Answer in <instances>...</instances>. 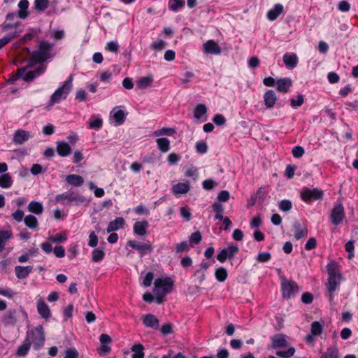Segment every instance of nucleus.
<instances>
[{
	"label": "nucleus",
	"instance_id": "nucleus-60",
	"mask_svg": "<svg viewBox=\"0 0 358 358\" xmlns=\"http://www.w3.org/2000/svg\"><path fill=\"white\" fill-rule=\"evenodd\" d=\"M305 152L304 149L299 145L295 146L292 148V153L295 158L301 157Z\"/></svg>",
	"mask_w": 358,
	"mask_h": 358
},
{
	"label": "nucleus",
	"instance_id": "nucleus-31",
	"mask_svg": "<svg viewBox=\"0 0 358 358\" xmlns=\"http://www.w3.org/2000/svg\"><path fill=\"white\" fill-rule=\"evenodd\" d=\"M20 25V23L19 22H14V23H10V22H4L1 24V29H2V31L3 32H7L8 31H11V32L9 33L8 34H12L15 31H17V32L19 33L18 36H20V34L22 32L21 30H17V29L19 28Z\"/></svg>",
	"mask_w": 358,
	"mask_h": 358
},
{
	"label": "nucleus",
	"instance_id": "nucleus-44",
	"mask_svg": "<svg viewBox=\"0 0 358 358\" xmlns=\"http://www.w3.org/2000/svg\"><path fill=\"white\" fill-rule=\"evenodd\" d=\"M1 187L4 189L9 188L13 185V179L8 173H4L0 176Z\"/></svg>",
	"mask_w": 358,
	"mask_h": 358
},
{
	"label": "nucleus",
	"instance_id": "nucleus-6",
	"mask_svg": "<svg viewBox=\"0 0 358 358\" xmlns=\"http://www.w3.org/2000/svg\"><path fill=\"white\" fill-rule=\"evenodd\" d=\"M52 44L46 41H41L39 43L38 49L34 51L31 55V62L42 63L50 57V50Z\"/></svg>",
	"mask_w": 358,
	"mask_h": 358
},
{
	"label": "nucleus",
	"instance_id": "nucleus-24",
	"mask_svg": "<svg viewBox=\"0 0 358 358\" xmlns=\"http://www.w3.org/2000/svg\"><path fill=\"white\" fill-rule=\"evenodd\" d=\"M292 80L289 78H281L277 80L276 87L279 92L286 93L292 86Z\"/></svg>",
	"mask_w": 358,
	"mask_h": 358
},
{
	"label": "nucleus",
	"instance_id": "nucleus-27",
	"mask_svg": "<svg viewBox=\"0 0 358 358\" xmlns=\"http://www.w3.org/2000/svg\"><path fill=\"white\" fill-rule=\"evenodd\" d=\"M143 324L150 328L157 329L159 327V321L157 317L151 314H148L143 316Z\"/></svg>",
	"mask_w": 358,
	"mask_h": 358
},
{
	"label": "nucleus",
	"instance_id": "nucleus-14",
	"mask_svg": "<svg viewBox=\"0 0 358 358\" xmlns=\"http://www.w3.org/2000/svg\"><path fill=\"white\" fill-rule=\"evenodd\" d=\"M36 308L38 314L42 318L47 320L50 317V309L43 298L40 296L36 297Z\"/></svg>",
	"mask_w": 358,
	"mask_h": 358
},
{
	"label": "nucleus",
	"instance_id": "nucleus-26",
	"mask_svg": "<svg viewBox=\"0 0 358 358\" xmlns=\"http://www.w3.org/2000/svg\"><path fill=\"white\" fill-rule=\"evenodd\" d=\"M298 57L296 54L285 53L283 55V62L287 67L289 69L294 68L298 64Z\"/></svg>",
	"mask_w": 358,
	"mask_h": 358
},
{
	"label": "nucleus",
	"instance_id": "nucleus-52",
	"mask_svg": "<svg viewBox=\"0 0 358 358\" xmlns=\"http://www.w3.org/2000/svg\"><path fill=\"white\" fill-rule=\"evenodd\" d=\"M48 240L52 243H63L67 240V234L63 232L54 236H50Z\"/></svg>",
	"mask_w": 358,
	"mask_h": 358
},
{
	"label": "nucleus",
	"instance_id": "nucleus-41",
	"mask_svg": "<svg viewBox=\"0 0 358 358\" xmlns=\"http://www.w3.org/2000/svg\"><path fill=\"white\" fill-rule=\"evenodd\" d=\"M31 345L30 342L25 338L24 343L18 347L16 355L19 357H24L27 355Z\"/></svg>",
	"mask_w": 358,
	"mask_h": 358
},
{
	"label": "nucleus",
	"instance_id": "nucleus-19",
	"mask_svg": "<svg viewBox=\"0 0 358 358\" xmlns=\"http://www.w3.org/2000/svg\"><path fill=\"white\" fill-rule=\"evenodd\" d=\"M124 224L125 220L123 217H116L114 220L109 222L106 231L108 233H111L120 229H122Z\"/></svg>",
	"mask_w": 358,
	"mask_h": 358
},
{
	"label": "nucleus",
	"instance_id": "nucleus-59",
	"mask_svg": "<svg viewBox=\"0 0 358 358\" xmlns=\"http://www.w3.org/2000/svg\"><path fill=\"white\" fill-rule=\"evenodd\" d=\"M292 207V204L291 201L286 199L281 201L279 205V208L280 209V210L284 212L289 211V210H291Z\"/></svg>",
	"mask_w": 358,
	"mask_h": 358
},
{
	"label": "nucleus",
	"instance_id": "nucleus-25",
	"mask_svg": "<svg viewBox=\"0 0 358 358\" xmlns=\"http://www.w3.org/2000/svg\"><path fill=\"white\" fill-rule=\"evenodd\" d=\"M293 231H294V237L297 240H299L301 238L305 237L308 235L307 228L299 222H296L294 224Z\"/></svg>",
	"mask_w": 358,
	"mask_h": 358
},
{
	"label": "nucleus",
	"instance_id": "nucleus-23",
	"mask_svg": "<svg viewBox=\"0 0 358 358\" xmlns=\"http://www.w3.org/2000/svg\"><path fill=\"white\" fill-rule=\"evenodd\" d=\"M13 314L16 315L17 318H14L13 317V314L10 313V319L12 320L13 323H16L17 320H18L19 321L25 322L26 323L29 324V320L28 315L23 308H20L14 310Z\"/></svg>",
	"mask_w": 358,
	"mask_h": 358
},
{
	"label": "nucleus",
	"instance_id": "nucleus-51",
	"mask_svg": "<svg viewBox=\"0 0 358 358\" xmlns=\"http://www.w3.org/2000/svg\"><path fill=\"white\" fill-rule=\"evenodd\" d=\"M215 278L219 282H224L227 278V271L223 268L220 267L215 271Z\"/></svg>",
	"mask_w": 358,
	"mask_h": 358
},
{
	"label": "nucleus",
	"instance_id": "nucleus-30",
	"mask_svg": "<svg viewBox=\"0 0 358 358\" xmlns=\"http://www.w3.org/2000/svg\"><path fill=\"white\" fill-rule=\"evenodd\" d=\"M70 145L64 141H59L57 143V152L61 157H67L71 152Z\"/></svg>",
	"mask_w": 358,
	"mask_h": 358
},
{
	"label": "nucleus",
	"instance_id": "nucleus-54",
	"mask_svg": "<svg viewBox=\"0 0 358 358\" xmlns=\"http://www.w3.org/2000/svg\"><path fill=\"white\" fill-rule=\"evenodd\" d=\"M322 327L319 322L315 321L311 324L310 333L315 336H319L322 333Z\"/></svg>",
	"mask_w": 358,
	"mask_h": 358
},
{
	"label": "nucleus",
	"instance_id": "nucleus-63",
	"mask_svg": "<svg viewBox=\"0 0 358 358\" xmlns=\"http://www.w3.org/2000/svg\"><path fill=\"white\" fill-rule=\"evenodd\" d=\"M196 151L199 153H206L208 150L207 144L204 142L200 141L196 143Z\"/></svg>",
	"mask_w": 358,
	"mask_h": 358
},
{
	"label": "nucleus",
	"instance_id": "nucleus-55",
	"mask_svg": "<svg viewBox=\"0 0 358 358\" xmlns=\"http://www.w3.org/2000/svg\"><path fill=\"white\" fill-rule=\"evenodd\" d=\"M119 44L117 41H109L106 45V50L110 52L117 53L119 50Z\"/></svg>",
	"mask_w": 358,
	"mask_h": 358
},
{
	"label": "nucleus",
	"instance_id": "nucleus-46",
	"mask_svg": "<svg viewBox=\"0 0 358 358\" xmlns=\"http://www.w3.org/2000/svg\"><path fill=\"white\" fill-rule=\"evenodd\" d=\"M176 133V131L173 128L163 127L160 129H157L153 132V136H160L164 135L173 136Z\"/></svg>",
	"mask_w": 358,
	"mask_h": 358
},
{
	"label": "nucleus",
	"instance_id": "nucleus-45",
	"mask_svg": "<svg viewBox=\"0 0 358 358\" xmlns=\"http://www.w3.org/2000/svg\"><path fill=\"white\" fill-rule=\"evenodd\" d=\"M212 208L215 213V219L221 220L224 217L222 215L224 212V206L221 203L215 202L213 204Z\"/></svg>",
	"mask_w": 358,
	"mask_h": 358
},
{
	"label": "nucleus",
	"instance_id": "nucleus-10",
	"mask_svg": "<svg viewBox=\"0 0 358 358\" xmlns=\"http://www.w3.org/2000/svg\"><path fill=\"white\" fill-rule=\"evenodd\" d=\"M127 115L122 106H115L110 113V119L113 120L115 126H120L124 123Z\"/></svg>",
	"mask_w": 358,
	"mask_h": 358
},
{
	"label": "nucleus",
	"instance_id": "nucleus-15",
	"mask_svg": "<svg viewBox=\"0 0 358 358\" xmlns=\"http://www.w3.org/2000/svg\"><path fill=\"white\" fill-rule=\"evenodd\" d=\"M42 71L40 69H38L36 71H26V69L24 68L20 69L17 71V75L13 76V80H16L18 78H22V79L24 81H31L34 78H35L36 76H39L42 73Z\"/></svg>",
	"mask_w": 358,
	"mask_h": 358
},
{
	"label": "nucleus",
	"instance_id": "nucleus-39",
	"mask_svg": "<svg viewBox=\"0 0 358 358\" xmlns=\"http://www.w3.org/2000/svg\"><path fill=\"white\" fill-rule=\"evenodd\" d=\"M24 222L25 225L31 229H36L38 225L36 217L32 215H27L24 219Z\"/></svg>",
	"mask_w": 358,
	"mask_h": 358
},
{
	"label": "nucleus",
	"instance_id": "nucleus-29",
	"mask_svg": "<svg viewBox=\"0 0 358 358\" xmlns=\"http://www.w3.org/2000/svg\"><path fill=\"white\" fill-rule=\"evenodd\" d=\"M13 237V235L10 231L0 230V252L4 250L7 242Z\"/></svg>",
	"mask_w": 358,
	"mask_h": 358
},
{
	"label": "nucleus",
	"instance_id": "nucleus-62",
	"mask_svg": "<svg viewBox=\"0 0 358 358\" xmlns=\"http://www.w3.org/2000/svg\"><path fill=\"white\" fill-rule=\"evenodd\" d=\"M271 259V254L269 252H260L257 257V260L259 262L264 263Z\"/></svg>",
	"mask_w": 358,
	"mask_h": 358
},
{
	"label": "nucleus",
	"instance_id": "nucleus-28",
	"mask_svg": "<svg viewBox=\"0 0 358 358\" xmlns=\"http://www.w3.org/2000/svg\"><path fill=\"white\" fill-rule=\"evenodd\" d=\"M103 125V120L99 115H93L88 121V128L91 129L99 130Z\"/></svg>",
	"mask_w": 358,
	"mask_h": 358
},
{
	"label": "nucleus",
	"instance_id": "nucleus-57",
	"mask_svg": "<svg viewBox=\"0 0 358 358\" xmlns=\"http://www.w3.org/2000/svg\"><path fill=\"white\" fill-rule=\"evenodd\" d=\"M150 48L153 50L160 51L165 48V42L162 40H158L150 44Z\"/></svg>",
	"mask_w": 358,
	"mask_h": 358
},
{
	"label": "nucleus",
	"instance_id": "nucleus-56",
	"mask_svg": "<svg viewBox=\"0 0 358 358\" xmlns=\"http://www.w3.org/2000/svg\"><path fill=\"white\" fill-rule=\"evenodd\" d=\"M189 250V247L187 241H182L176 245V253L186 252L188 251Z\"/></svg>",
	"mask_w": 358,
	"mask_h": 358
},
{
	"label": "nucleus",
	"instance_id": "nucleus-20",
	"mask_svg": "<svg viewBox=\"0 0 358 358\" xmlns=\"http://www.w3.org/2000/svg\"><path fill=\"white\" fill-rule=\"evenodd\" d=\"M149 224L146 220L136 222L134 224V233L138 236H144L146 234Z\"/></svg>",
	"mask_w": 358,
	"mask_h": 358
},
{
	"label": "nucleus",
	"instance_id": "nucleus-11",
	"mask_svg": "<svg viewBox=\"0 0 358 358\" xmlns=\"http://www.w3.org/2000/svg\"><path fill=\"white\" fill-rule=\"evenodd\" d=\"M331 222L334 225H338L343 222L345 218L344 207L342 204H338L331 210Z\"/></svg>",
	"mask_w": 358,
	"mask_h": 358
},
{
	"label": "nucleus",
	"instance_id": "nucleus-50",
	"mask_svg": "<svg viewBox=\"0 0 358 358\" xmlns=\"http://www.w3.org/2000/svg\"><path fill=\"white\" fill-rule=\"evenodd\" d=\"M207 112L206 106L204 104H199L196 106L194 112V117L200 119Z\"/></svg>",
	"mask_w": 358,
	"mask_h": 358
},
{
	"label": "nucleus",
	"instance_id": "nucleus-9",
	"mask_svg": "<svg viewBox=\"0 0 358 358\" xmlns=\"http://www.w3.org/2000/svg\"><path fill=\"white\" fill-rule=\"evenodd\" d=\"M100 347L97 349V352L100 356H106L110 353L112 339L109 335L102 334L99 336Z\"/></svg>",
	"mask_w": 358,
	"mask_h": 358
},
{
	"label": "nucleus",
	"instance_id": "nucleus-13",
	"mask_svg": "<svg viewBox=\"0 0 358 358\" xmlns=\"http://www.w3.org/2000/svg\"><path fill=\"white\" fill-rule=\"evenodd\" d=\"M238 248L232 244L229 245L227 248L222 249L220 252L217 255V260L223 263L227 258L231 259L238 252Z\"/></svg>",
	"mask_w": 358,
	"mask_h": 358
},
{
	"label": "nucleus",
	"instance_id": "nucleus-35",
	"mask_svg": "<svg viewBox=\"0 0 358 358\" xmlns=\"http://www.w3.org/2000/svg\"><path fill=\"white\" fill-rule=\"evenodd\" d=\"M29 1L28 0H20L18 3V8H19V12H18V16L21 19H25L27 17L29 13L27 11V8H29Z\"/></svg>",
	"mask_w": 358,
	"mask_h": 358
},
{
	"label": "nucleus",
	"instance_id": "nucleus-48",
	"mask_svg": "<svg viewBox=\"0 0 358 358\" xmlns=\"http://www.w3.org/2000/svg\"><path fill=\"white\" fill-rule=\"evenodd\" d=\"M105 252L101 249H94L92 252V259L94 262H99L104 258Z\"/></svg>",
	"mask_w": 358,
	"mask_h": 358
},
{
	"label": "nucleus",
	"instance_id": "nucleus-61",
	"mask_svg": "<svg viewBox=\"0 0 358 358\" xmlns=\"http://www.w3.org/2000/svg\"><path fill=\"white\" fill-rule=\"evenodd\" d=\"M303 96L301 94H299L297 96L296 99H290V103L292 107L296 108L301 106L303 103Z\"/></svg>",
	"mask_w": 358,
	"mask_h": 358
},
{
	"label": "nucleus",
	"instance_id": "nucleus-47",
	"mask_svg": "<svg viewBox=\"0 0 358 358\" xmlns=\"http://www.w3.org/2000/svg\"><path fill=\"white\" fill-rule=\"evenodd\" d=\"M295 353V348L293 347H289L287 350L282 351L278 350L275 352L277 356L280 357L282 358H290Z\"/></svg>",
	"mask_w": 358,
	"mask_h": 358
},
{
	"label": "nucleus",
	"instance_id": "nucleus-38",
	"mask_svg": "<svg viewBox=\"0 0 358 358\" xmlns=\"http://www.w3.org/2000/svg\"><path fill=\"white\" fill-rule=\"evenodd\" d=\"M49 4V0H34V8L37 12L42 13L48 8Z\"/></svg>",
	"mask_w": 358,
	"mask_h": 358
},
{
	"label": "nucleus",
	"instance_id": "nucleus-12",
	"mask_svg": "<svg viewBox=\"0 0 358 358\" xmlns=\"http://www.w3.org/2000/svg\"><path fill=\"white\" fill-rule=\"evenodd\" d=\"M127 245L133 249L136 250L141 256H143L145 254L152 251V246L148 241L145 243H139L136 241H128Z\"/></svg>",
	"mask_w": 358,
	"mask_h": 358
},
{
	"label": "nucleus",
	"instance_id": "nucleus-18",
	"mask_svg": "<svg viewBox=\"0 0 358 358\" xmlns=\"http://www.w3.org/2000/svg\"><path fill=\"white\" fill-rule=\"evenodd\" d=\"M31 137V135L29 131L22 129H19L16 131V132L14 134L13 142L15 144L20 145L27 141Z\"/></svg>",
	"mask_w": 358,
	"mask_h": 358
},
{
	"label": "nucleus",
	"instance_id": "nucleus-22",
	"mask_svg": "<svg viewBox=\"0 0 358 358\" xmlns=\"http://www.w3.org/2000/svg\"><path fill=\"white\" fill-rule=\"evenodd\" d=\"M33 270V266H16L15 267V273L17 278L19 279H24L30 274V273Z\"/></svg>",
	"mask_w": 358,
	"mask_h": 358
},
{
	"label": "nucleus",
	"instance_id": "nucleus-37",
	"mask_svg": "<svg viewBox=\"0 0 358 358\" xmlns=\"http://www.w3.org/2000/svg\"><path fill=\"white\" fill-rule=\"evenodd\" d=\"M159 150L162 152H166L170 149V141L166 138H159L156 141Z\"/></svg>",
	"mask_w": 358,
	"mask_h": 358
},
{
	"label": "nucleus",
	"instance_id": "nucleus-32",
	"mask_svg": "<svg viewBox=\"0 0 358 358\" xmlns=\"http://www.w3.org/2000/svg\"><path fill=\"white\" fill-rule=\"evenodd\" d=\"M283 6L280 3L275 4V6L268 11L267 17L269 20H275L282 12Z\"/></svg>",
	"mask_w": 358,
	"mask_h": 358
},
{
	"label": "nucleus",
	"instance_id": "nucleus-17",
	"mask_svg": "<svg viewBox=\"0 0 358 358\" xmlns=\"http://www.w3.org/2000/svg\"><path fill=\"white\" fill-rule=\"evenodd\" d=\"M271 348L274 349L285 348L288 345V342L287 341L286 336L282 334L274 335L273 336L271 337Z\"/></svg>",
	"mask_w": 358,
	"mask_h": 358
},
{
	"label": "nucleus",
	"instance_id": "nucleus-5",
	"mask_svg": "<svg viewBox=\"0 0 358 358\" xmlns=\"http://www.w3.org/2000/svg\"><path fill=\"white\" fill-rule=\"evenodd\" d=\"M73 78L71 76L64 84L59 87L51 96L49 106L60 102L66 99L72 89Z\"/></svg>",
	"mask_w": 358,
	"mask_h": 358
},
{
	"label": "nucleus",
	"instance_id": "nucleus-3",
	"mask_svg": "<svg viewBox=\"0 0 358 358\" xmlns=\"http://www.w3.org/2000/svg\"><path fill=\"white\" fill-rule=\"evenodd\" d=\"M55 201L62 206H78L87 201L86 198L75 192H64L55 196Z\"/></svg>",
	"mask_w": 358,
	"mask_h": 358
},
{
	"label": "nucleus",
	"instance_id": "nucleus-7",
	"mask_svg": "<svg viewBox=\"0 0 358 358\" xmlns=\"http://www.w3.org/2000/svg\"><path fill=\"white\" fill-rule=\"evenodd\" d=\"M281 289L282 296L286 299L296 296L301 290L295 282L287 280L285 278L281 279Z\"/></svg>",
	"mask_w": 358,
	"mask_h": 358
},
{
	"label": "nucleus",
	"instance_id": "nucleus-58",
	"mask_svg": "<svg viewBox=\"0 0 358 358\" xmlns=\"http://www.w3.org/2000/svg\"><path fill=\"white\" fill-rule=\"evenodd\" d=\"M213 122L217 126H222L226 123V119L223 115L217 113L213 118Z\"/></svg>",
	"mask_w": 358,
	"mask_h": 358
},
{
	"label": "nucleus",
	"instance_id": "nucleus-49",
	"mask_svg": "<svg viewBox=\"0 0 358 358\" xmlns=\"http://www.w3.org/2000/svg\"><path fill=\"white\" fill-rule=\"evenodd\" d=\"M322 358H338V350L336 348H329L322 353Z\"/></svg>",
	"mask_w": 358,
	"mask_h": 358
},
{
	"label": "nucleus",
	"instance_id": "nucleus-42",
	"mask_svg": "<svg viewBox=\"0 0 358 358\" xmlns=\"http://www.w3.org/2000/svg\"><path fill=\"white\" fill-rule=\"evenodd\" d=\"M144 348L143 346L138 343L135 344L131 347V351L134 352L132 355V358H144Z\"/></svg>",
	"mask_w": 358,
	"mask_h": 358
},
{
	"label": "nucleus",
	"instance_id": "nucleus-36",
	"mask_svg": "<svg viewBox=\"0 0 358 358\" xmlns=\"http://www.w3.org/2000/svg\"><path fill=\"white\" fill-rule=\"evenodd\" d=\"M28 210L31 213L40 215L43 211V207L41 203L38 201H31L28 206H27Z\"/></svg>",
	"mask_w": 358,
	"mask_h": 358
},
{
	"label": "nucleus",
	"instance_id": "nucleus-1",
	"mask_svg": "<svg viewBox=\"0 0 358 358\" xmlns=\"http://www.w3.org/2000/svg\"><path fill=\"white\" fill-rule=\"evenodd\" d=\"M327 269L329 275L327 287L329 292V299L332 300L334 298L333 293L338 289L342 281V275L338 271L336 263L334 262H331L328 264Z\"/></svg>",
	"mask_w": 358,
	"mask_h": 358
},
{
	"label": "nucleus",
	"instance_id": "nucleus-16",
	"mask_svg": "<svg viewBox=\"0 0 358 358\" xmlns=\"http://www.w3.org/2000/svg\"><path fill=\"white\" fill-rule=\"evenodd\" d=\"M203 47V52L206 54L220 55L221 53L220 47L213 40L208 41Z\"/></svg>",
	"mask_w": 358,
	"mask_h": 358
},
{
	"label": "nucleus",
	"instance_id": "nucleus-53",
	"mask_svg": "<svg viewBox=\"0 0 358 358\" xmlns=\"http://www.w3.org/2000/svg\"><path fill=\"white\" fill-rule=\"evenodd\" d=\"M18 32L15 31L12 34H7L3 38H0V49L3 48L5 45H6L9 41H10L13 38L18 36Z\"/></svg>",
	"mask_w": 358,
	"mask_h": 358
},
{
	"label": "nucleus",
	"instance_id": "nucleus-33",
	"mask_svg": "<svg viewBox=\"0 0 358 358\" xmlns=\"http://www.w3.org/2000/svg\"><path fill=\"white\" fill-rule=\"evenodd\" d=\"M66 181L71 185L80 187L84 182V179L79 175L70 174L66 176Z\"/></svg>",
	"mask_w": 358,
	"mask_h": 358
},
{
	"label": "nucleus",
	"instance_id": "nucleus-21",
	"mask_svg": "<svg viewBox=\"0 0 358 358\" xmlns=\"http://www.w3.org/2000/svg\"><path fill=\"white\" fill-rule=\"evenodd\" d=\"M264 104L267 108H272L277 101V96L273 90H268L264 94Z\"/></svg>",
	"mask_w": 358,
	"mask_h": 358
},
{
	"label": "nucleus",
	"instance_id": "nucleus-40",
	"mask_svg": "<svg viewBox=\"0 0 358 358\" xmlns=\"http://www.w3.org/2000/svg\"><path fill=\"white\" fill-rule=\"evenodd\" d=\"M153 82V77L152 76H145L141 78L137 82V87L139 89H145Z\"/></svg>",
	"mask_w": 358,
	"mask_h": 358
},
{
	"label": "nucleus",
	"instance_id": "nucleus-34",
	"mask_svg": "<svg viewBox=\"0 0 358 358\" xmlns=\"http://www.w3.org/2000/svg\"><path fill=\"white\" fill-rule=\"evenodd\" d=\"M171 189L175 194H185L189 190V185L188 182H180L173 185Z\"/></svg>",
	"mask_w": 358,
	"mask_h": 358
},
{
	"label": "nucleus",
	"instance_id": "nucleus-8",
	"mask_svg": "<svg viewBox=\"0 0 358 358\" xmlns=\"http://www.w3.org/2000/svg\"><path fill=\"white\" fill-rule=\"evenodd\" d=\"M322 196H323L322 191H321L317 188H314V189L305 188L301 192V198L306 203H308L311 201L320 200L322 198Z\"/></svg>",
	"mask_w": 358,
	"mask_h": 358
},
{
	"label": "nucleus",
	"instance_id": "nucleus-4",
	"mask_svg": "<svg viewBox=\"0 0 358 358\" xmlns=\"http://www.w3.org/2000/svg\"><path fill=\"white\" fill-rule=\"evenodd\" d=\"M26 339L33 344L34 349L36 350L41 348L45 343V335L43 328L38 325L27 332Z\"/></svg>",
	"mask_w": 358,
	"mask_h": 358
},
{
	"label": "nucleus",
	"instance_id": "nucleus-43",
	"mask_svg": "<svg viewBox=\"0 0 358 358\" xmlns=\"http://www.w3.org/2000/svg\"><path fill=\"white\" fill-rule=\"evenodd\" d=\"M184 6V0H169V8L173 12H178Z\"/></svg>",
	"mask_w": 358,
	"mask_h": 358
},
{
	"label": "nucleus",
	"instance_id": "nucleus-2",
	"mask_svg": "<svg viewBox=\"0 0 358 358\" xmlns=\"http://www.w3.org/2000/svg\"><path fill=\"white\" fill-rule=\"evenodd\" d=\"M173 282L170 278H157L154 282L153 294L156 301L160 304L163 302L164 296L171 292Z\"/></svg>",
	"mask_w": 358,
	"mask_h": 358
},
{
	"label": "nucleus",
	"instance_id": "nucleus-64",
	"mask_svg": "<svg viewBox=\"0 0 358 358\" xmlns=\"http://www.w3.org/2000/svg\"><path fill=\"white\" fill-rule=\"evenodd\" d=\"M78 352L75 348H69L65 352L64 358H78Z\"/></svg>",
	"mask_w": 358,
	"mask_h": 358
}]
</instances>
